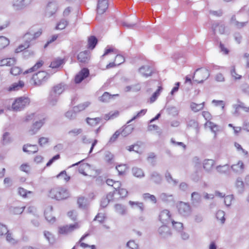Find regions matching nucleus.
<instances>
[{
	"mask_svg": "<svg viewBox=\"0 0 249 249\" xmlns=\"http://www.w3.org/2000/svg\"><path fill=\"white\" fill-rule=\"evenodd\" d=\"M16 60L15 58H7L0 61V66H11L16 63Z\"/></svg>",
	"mask_w": 249,
	"mask_h": 249,
	"instance_id": "nucleus-26",
	"label": "nucleus"
},
{
	"mask_svg": "<svg viewBox=\"0 0 249 249\" xmlns=\"http://www.w3.org/2000/svg\"><path fill=\"white\" fill-rule=\"evenodd\" d=\"M205 105V102H203L201 104H196L194 102H192L190 104V107L192 110L195 112H197L201 110H202Z\"/></svg>",
	"mask_w": 249,
	"mask_h": 249,
	"instance_id": "nucleus-30",
	"label": "nucleus"
},
{
	"mask_svg": "<svg viewBox=\"0 0 249 249\" xmlns=\"http://www.w3.org/2000/svg\"><path fill=\"white\" fill-rule=\"evenodd\" d=\"M30 99L28 97H20L16 99L12 104V108L15 111H19L28 105Z\"/></svg>",
	"mask_w": 249,
	"mask_h": 249,
	"instance_id": "nucleus-4",
	"label": "nucleus"
},
{
	"mask_svg": "<svg viewBox=\"0 0 249 249\" xmlns=\"http://www.w3.org/2000/svg\"><path fill=\"white\" fill-rule=\"evenodd\" d=\"M132 172L133 175L137 178H142L144 176V173L143 170L141 168L137 167L132 168Z\"/></svg>",
	"mask_w": 249,
	"mask_h": 249,
	"instance_id": "nucleus-32",
	"label": "nucleus"
},
{
	"mask_svg": "<svg viewBox=\"0 0 249 249\" xmlns=\"http://www.w3.org/2000/svg\"><path fill=\"white\" fill-rule=\"evenodd\" d=\"M59 97V95L55 94L51 90L48 97V102L49 104L52 106L56 105L58 101Z\"/></svg>",
	"mask_w": 249,
	"mask_h": 249,
	"instance_id": "nucleus-20",
	"label": "nucleus"
},
{
	"mask_svg": "<svg viewBox=\"0 0 249 249\" xmlns=\"http://www.w3.org/2000/svg\"><path fill=\"white\" fill-rule=\"evenodd\" d=\"M89 70L87 68H84L77 74L75 77V82L78 84L81 83L84 79L89 75Z\"/></svg>",
	"mask_w": 249,
	"mask_h": 249,
	"instance_id": "nucleus-11",
	"label": "nucleus"
},
{
	"mask_svg": "<svg viewBox=\"0 0 249 249\" xmlns=\"http://www.w3.org/2000/svg\"><path fill=\"white\" fill-rule=\"evenodd\" d=\"M165 178L167 181L169 183H171V184L172 183L174 186L176 185L178 183V181L177 180L174 179L172 178L171 174L168 171L166 172L165 174Z\"/></svg>",
	"mask_w": 249,
	"mask_h": 249,
	"instance_id": "nucleus-44",
	"label": "nucleus"
},
{
	"mask_svg": "<svg viewBox=\"0 0 249 249\" xmlns=\"http://www.w3.org/2000/svg\"><path fill=\"white\" fill-rule=\"evenodd\" d=\"M24 86V83L22 81H19L17 83H14L9 88L10 91H16L22 89Z\"/></svg>",
	"mask_w": 249,
	"mask_h": 249,
	"instance_id": "nucleus-28",
	"label": "nucleus"
},
{
	"mask_svg": "<svg viewBox=\"0 0 249 249\" xmlns=\"http://www.w3.org/2000/svg\"><path fill=\"white\" fill-rule=\"evenodd\" d=\"M129 204L133 207L134 205H136L138 208L140 209L141 212H142L143 210V204L142 202H134L132 201H129Z\"/></svg>",
	"mask_w": 249,
	"mask_h": 249,
	"instance_id": "nucleus-61",
	"label": "nucleus"
},
{
	"mask_svg": "<svg viewBox=\"0 0 249 249\" xmlns=\"http://www.w3.org/2000/svg\"><path fill=\"white\" fill-rule=\"evenodd\" d=\"M22 150L24 152L27 153L28 154H35L38 150V147L36 145H32L30 144H24L23 146Z\"/></svg>",
	"mask_w": 249,
	"mask_h": 249,
	"instance_id": "nucleus-16",
	"label": "nucleus"
},
{
	"mask_svg": "<svg viewBox=\"0 0 249 249\" xmlns=\"http://www.w3.org/2000/svg\"><path fill=\"white\" fill-rule=\"evenodd\" d=\"M10 43L8 38L3 36H0V50L5 48Z\"/></svg>",
	"mask_w": 249,
	"mask_h": 249,
	"instance_id": "nucleus-42",
	"label": "nucleus"
},
{
	"mask_svg": "<svg viewBox=\"0 0 249 249\" xmlns=\"http://www.w3.org/2000/svg\"><path fill=\"white\" fill-rule=\"evenodd\" d=\"M49 196L52 198L60 200L68 198L69 196V193L65 189L54 188L50 191Z\"/></svg>",
	"mask_w": 249,
	"mask_h": 249,
	"instance_id": "nucleus-2",
	"label": "nucleus"
},
{
	"mask_svg": "<svg viewBox=\"0 0 249 249\" xmlns=\"http://www.w3.org/2000/svg\"><path fill=\"white\" fill-rule=\"evenodd\" d=\"M12 142L9 132H5L2 136V142L3 144H8Z\"/></svg>",
	"mask_w": 249,
	"mask_h": 249,
	"instance_id": "nucleus-49",
	"label": "nucleus"
},
{
	"mask_svg": "<svg viewBox=\"0 0 249 249\" xmlns=\"http://www.w3.org/2000/svg\"><path fill=\"white\" fill-rule=\"evenodd\" d=\"M141 89V86L140 83H137L131 86H127L124 89L125 92H129L130 91L133 92H138Z\"/></svg>",
	"mask_w": 249,
	"mask_h": 249,
	"instance_id": "nucleus-31",
	"label": "nucleus"
},
{
	"mask_svg": "<svg viewBox=\"0 0 249 249\" xmlns=\"http://www.w3.org/2000/svg\"><path fill=\"white\" fill-rule=\"evenodd\" d=\"M13 6L17 10H21L25 8L22 0H14Z\"/></svg>",
	"mask_w": 249,
	"mask_h": 249,
	"instance_id": "nucleus-45",
	"label": "nucleus"
},
{
	"mask_svg": "<svg viewBox=\"0 0 249 249\" xmlns=\"http://www.w3.org/2000/svg\"><path fill=\"white\" fill-rule=\"evenodd\" d=\"M216 170L220 173L228 174L230 170V167L228 164L223 166L219 165L216 167Z\"/></svg>",
	"mask_w": 249,
	"mask_h": 249,
	"instance_id": "nucleus-41",
	"label": "nucleus"
},
{
	"mask_svg": "<svg viewBox=\"0 0 249 249\" xmlns=\"http://www.w3.org/2000/svg\"><path fill=\"white\" fill-rule=\"evenodd\" d=\"M170 217V212L168 210L162 211L159 215L160 220L163 224L168 223L171 220Z\"/></svg>",
	"mask_w": 249,
	"mask_h": 249,
	"instance_id": "nucleus-15",
	"label": "nucleus"
},
{
	"mask_svg": "<svg viewBox=\"0 0 249 249\" xmlns=\"http://www.w3.org/2000/svg\"><path fill=\"white\" fill-rule=\"evenodd\" d=\"M77 204L79 208L83 209H86L88 205L87 199L83 196L79 197L77 199Z\"/></svg>",
	"mask_w": 249,
	"mask_h": 249,
	"instance_id": "nucleus-34",
	"label": "nucleus"
},
{
	"mask_svg": "<svg viewBox=\"0 0 249 249\" xmlns=\"http://www.w3.org/2000/svg\"><path fill=\"white\" fill-rule=\"evenodd\" d=\"M114 208L115 212L120 215H124L127 213L126 207L121 204H117L115 205Z\"/></svg>",
	"mask_w": 249,
	"mask_h": 249,
	"instance_id": "nucleus-24",
	"label": "nucleus"
},
{
	"mask_svg": "<svg viewBox=\"0 0 249 249\" xmlns=\"http://www.w3.org/2000/svg\"><path fill=\"white\" fill-rule=\"evenodd\" d=\"M67 25H68V21L64 19H62L57 24V26H56L55 28L56 29L62 30V29H65Z\"/></svg>",
	"mask_w": 249,
	"mask_h": 249,
	"instance_id": "nucleus-52",
	"label": "nucleus"
},
{
	"mask_svg": "<svg viewBox=\"0 0 249 249\" xmlns=\"http://www.w3.org/2000/svg\"><path fill=\"white\" fill-rule=\"evenodd\" d=\"M53 207H48L44 212V215L46 219L50 223H53L55 221L54 216L52 215V212L53 211Z\"/></svg>",
	"mask_w": 249,
	"mask_h": 249,
	"instance_id": "nucleus-21",
	"label": "nucleus"
},
{
	"mask_svg": "<svg viewBox=\"0 0 249 249\" xmlns=\"http://www.w3.org/2000/svg\"><path fill=\"white\" fill-rule=\"evenodd\" d=\"M177 208L179 214L183 217H188L191 214L192 209L188 203L180 201L178 204Z\"/></svg>",
	"mask_w": 249,
	"mask_h": 249,
	"instance_id": "nucleus-5",
	"label": "nucleus"
},
{
	"mask_svg": "<svg viewBox=\"0 0 249 249\" xmlns=\"http://www.w3.org/2000/svg\"><path fill=\"white\" fill-rule=\"evenodd\" d=\"M98 40L95 36H91L88 39L89 48L93 50L97 44Z\"/></svg>",
	"mask_w": 249,
	"mask_h": 249,
	"instance_id": "nucleus-36",
	"label": "nucleus"
},
{
	"mask_svg": "<svg viewBox=\"0 0 249 249\" xmlns=\"http://www.w3.org/2000/svg\"><path fill=\"white\" fill-rule=\"evenodd\" d=\"M156 158V155L154 153L151 152L148 154V156L147 158V161L151 163L152 166H155L156 164V161L154 159Z\"/></svg>",
	"mask_w": 249,
	"mask_h": 249,
	"instance_id": "nucleus-54",
	"label": "nucleus"
},
{
	"mask_svg": "<svg viewBox=\"0 0 249 249\" xmlns=\"http://www.w3.org/2000/svg\"><path fill=\"white\" fill-rule=\"evenodd\" d=\"M212 29L214 35H215L217 29L220 34H224L225 30V26L221 22L218 21H213L212 23Z\"/></svg>",
	"mask_w": 249,
	"mask_h": 249,
	"instance_id": "nucleus-9",
	"label": "nucleus"
},
{
	"mask_svg": "<svg viewBox=\"0 0 249 249\" xmlns=\"http://www.w3.org/2000/svg\"><path fill=\"white\" fill-rule=\"evenodd\" d=\"M214 161L213 160L206 159L203 161V168L206 171H210L213 168Z\"/></svg>",
	"mask_w": 249,
	"mask_h": 249,
	"instance_id": "nucleus-29",
	"label": "nucleus"
},
{
	"mask_svg": "<svg viewBox=\"0 0 249 249\" xmlns=\"http://www.w3.org/2000/svg\"><path fill=\"white\" fill-rule=\"evenodd\" d=\"M233 198L232 195H228L224 197V203L227 206H230Z\"/></svg>",
	"mask_w": 249,
	"mask_h": 249,
	"instance_id": "nucleus-62",
	"label": "nucleus"
},
{
	"mask_svg": "<svg viewBox=\"0 0 249 249\" xmlns=\"http://www.w3.org/2000/svg\"><path fill=\"white\" fill-rule=\"evenodd\" d=\"M150 179L157 184H160L162 180L161 176L156 171H153L150 173Z\"/></svg>",
	"mask_w": 249,
	"mask_h": 249,
	"instance_id": "nucleus-22",
	"label": "nucleus"
},
{
	"mask_svg": "<svg viewBox=\"0 0 249 249\" xmlns=\"http://www.w3.org/2000/svg\"><path fill=\"white\" fill-rule=\"evenodd\" d=\"M202 202V197L201 194L197 192H194L191 194V203L193 207L199 206Z\"/></svg>",
	"mask_w": 249,
	"mask_h": 249,
	"instance_id": "nucleus-7",
	"label": "nucleus"
},
{
	"mask_svg": "<svg viewBox=\"0 0 249 249\" xmlns=\"http://www.w3.org/2000/svg\"><path fill=\"white\" fill-rule=\"evenodd\" d=\"M146 111H147L146 109H142L140 111H139L137 114V115L136 116H134L131 120H130L129 121H128L127 124H129L132 121L136 119L137 118L144 115L146 113Z\"/></svg>",
	"mask_w": 249,
	"mask_h": 249,
	"instance_id": "nucleus-58",
	"label": "nucleus"
},
{
	"mask_svg": "<svg viewBox=\"0 0 249 249\" xmlns=\"http://www.w3.org/2000/svg\"><path fill=\"white\" fill-rule=\"evenodd\" d=\"M216 217L217 220H220L222 224H224L225 221V212L222 210H219L216 213Z\"/></svg>",
	"mask_w": 249,
	"mask_h": 249,
	"instance_id": "nucleus-47",
	"label": "nucleus"
},
{
	"mask_svg": "<svg viewBox=\"0 0 249 249\" xmlns=\"http://www.w3.org/2000/svg\"><path fill=\"white\" fill-rule=\"evenodd\" d=\"M117 95L118 94L111 95L107 92H105L102 96L99 97V100L102 102H108L112 97Z\"/></svg>",
	"mask_w": 249,
	"mask_h": 249,
	"instance_id": "nucleus-39",
	"label": "nucleus"
},
{
	"mask_svg": "<svg viewBox=\"0 0 249 249\" xmlns=\"http://www.w3.org/2000/svg\"><path fill=\"white\" fill-rule=\"evenodd\" d=\"M5 235H6V239L7 242L12 244L16 243V240L12 237V234L9 231L5 234Z\"/></svg>",
	"mask_w": 249,
	"mask_h": 249,
	"instance_id": "nucleus-60",
	"label": "nucleus"
},
{
	"mask_svg": "<svg viewBox=\"0 0 249 249\" xmlns=\"http://www.w3.org/2000/svg\"><path fill=\"white\" fill-rule=\"evenodd\" d=\"M235 187L238 193L242 194L244 191V184L242 179L238 177L235 182Z\"/></svg>",
	"mask_w": 249,
	"mask_h": 249,
	"instance_id": "nucleus-27",
	"label": "nucleus"
},
{
	"mask_svg": "<svg viewBox=\"0 0 249 249\" xmlns=\"http://www.w3.org/2000/svg\"><path fill=\"white\" fill-rule=\"evenodd\" d=\"M44 124L43 120H39L38 121H36L33 124L32 128L29 130V133L31 135L36 134L37 131L41 128Z\"/></svg>",
	"mask_w": 249,
	"mask_h": 249,
	"instance_id": "nucleus-18",
	"label": "nucleus"
},
{
	"mask_svg": "<svg viewBox=\"0 0 249 249\" xmlns=\"http://www.w3.org/2000/svg\"><path fill=\"white\" fill-rule=\"evenodd\" d=\"M231 169L236 173H242L244 169V164L241 161H239L237 164H233L231 166Z\"/></svg>",
	"mask_w": 249,
	"mask_h": 249,
	"instance_id": "nucleus-25",
	"label": "nucleus"
},
{
	"mask_svg": "<svg viewBox=\"0 0 249 249\" xmlns=\"http://www.w3.org/2000/svg\"><path fill=\"white\" fill-rule=\"evenodd\" d=\"M114 157L113 155L109 151H106L105 153V160L107 162H109L113 159Z\"/></svg>",
	"mask_w": 249,
	"mask_h": 249,
	"instance_id": "nucleus-64",
	"label": "nucleus"
},
{
	"mask_svg": "<svg viewBox=\"0 0 249 249\" xmlns=\"http://www.w3.org/2000/svg\"><path fill=\"white\" fill-rule=\"evenodd\" d=\"M68 86L64 83L54 85L52 88L51 90L59 96L68 89Z\"/></svg>",
	"mask_w": 249,
	"mask_h": 249,
	"instance_id": "nucleus-12",
	"label": "nucleus"
},
{
	"mask_svg": "<svg viewBox=\"0 0 249 249\" xmlns=\"http://www.w3.org/2000/svg\"><path fill=\"white\" fill-rule=\"evenodd\" d=\"M57 4L55 1L49 2L46 6L45 16L48 18L52 17L57 10Z\"/></svg>",
	"mask_w": 249,
	"mask_h": 249,
	"instance_id": "nucleus-8",
	"label": "nucleus"
},
{
	"mask_svg": "<svg viewBox=\"0 0 249 249\" xmlns=\"http://www.w3.org/2000/svg\"><path fill=\"white\" fill-rule=\"evenodd\" d=\"M44 236L46 238L51 244H53L54 242V239L53 235L49 231H45L44 232Z\"/></svg>",
	"mask_w": 249,
	"mask_h": 249,
	"instance_id": "nucleus-56",
	"label": "nucleus"
},
{
	"mask_svg": "<svg viewBox=\"0 0 249 249\" xmlns=\"http://www.w3.org/2000/svg\"><path fill=\"white\" fill-rule=\"evenodd\" d=\"M90 105V103L89 102H86L84 103L80 104L78 106H74L73 109L75 112H79L82 110H84Z\"/></svg>",
	"mask_w": 249,
	"mask_h": 249,
	"instance_id": "nucleus-38",
	"label": "nucleus"
},
{
	"mask_svg": "<svg viewBox=\"0 0 249 249\" xmlns=\"http://www.w3.org/2000/svg\"><path fill=\"white\" fill-rule=\"evenodd\" d=\"M210 75V71L207 69L198 68L194 72L192 78L197 83H202Z\"/></svg>",
	"mask_w": 249,
	"mask_h": 249,
	"instance_id": "nucleus-3",
	"label": "nucleus"
},
{
	"mask_svg": "<svg viewBox=\"0 0 249 249\" xmlns=\"http://www.w3.org/2000/svg\"><path fill=\"white\" fill-rule=\"evenodd\" d=\"M159 198L163 202L166 203L174 202V197L173 195L162 193L159 196Z\"/></svg>",
	"mask_w": 249,
	"mask_h": 249,
	"instance_id": "nucleus-19",
	"label": "nucleus"
},
{
	"mask_svg": "<svg viewBox=\"0 0 249 249\" xmlns=\"http://www.w3.org/2000/svg\"><path fill=\"white\" fill-rule=\"evenodd\" d=\"M139 72L144 77L151 76L153 73L152 68L148 65L142 66L139 69Z\"/></svg>",
	"mask_w": 249,
	"mask_h": 249,
	"instance_id": "nucleus-17",
	"label": "nucleus"
},
{
	"mask_svg": "<svg viewBox=\"0 0 249 249\" xmlns=\"http://www.w3.org/2000/svg\"><path fill=\"white\" fill-rule=\"evenodd\" d=\"M238 104H235L232 106L235 111L233 112V114L235 116H238L239 115V110L240 108L243 109L246 112L249 111V107H246L244 103L238 101Z\"/></svg>",
	"mask_w": 249,
	"mask_h": 249,
	"instance_id": "nucleus-13",
	"label": "nucleus"
},
{
	"mask_svg": "<svg viewBox=\"0 0 249 249\" xmlns=\"http://www.w3.org/2000/svg\"><path fill=\"white\" fill-rule=\"evenodd\" d=\"M126 247L130 249H138L139 246L134 240H130L126 244Z\"/></svg>",
	"mask_w": 249,
	"mask_h": 249,
	"instance_id": "nucleus-59",
	"label": "nucleus"
},
{
	"mask_svg": "<svg viewBox=\"0 0 249 249\" xmlns=\"http://www.w3.org/2000/svg\"><path fill=\"white\" fill-rule=\"evenodd\" d=\"M43 64V61L42 60L39 61L37 62L33 67L26 71L24 74L28 73L29 72H33L37 70L38 69L40 68Z\"/></svg>",
	"mask_w": 249,
	"mask_h": 249,
	"instance_id": "nucleus-43",
	"label": "nucleus"
},
{
	"mask_svg": "<svg viewBox=\"0 0 249 249\" xmlns=\"http://www.w3.org/2000/svg\"><path fill=\"white\" fill-rule=\"evenodd\" d=\"M116 169L117 170L119 175H123L125 174L127 166L126 164H121L116 166Z\"/></svg>",
	"mask_w": 249,
	"mask_h": 249,
	"instance_id": "nucleus-46",
	"label": "nucleus"
},
{
	"mask_svg": "<svg viewBox=\"0 0 249 249\" xmlns=\"http://www.w3.org/2000/svg\"><path fill=\"white\" fill-rule=\"evenodd\" d=\"M205 125H208L211 129V131L214 133H215V132L218 131L219 130L218 126L212 122L207 121L205 124Z\"/></svg>",
	"mask_w": 249,
	"mask_h": 249,
	"instance_id": "nucleus-48",
	"label": "nucleus"
},
{
	"mask_svg": "<svg viewBox=\"0 0 249 249\" xmlns=\"http://www.w3.org/2000/svg\"><path fill=\"white\" fill-rule=\"evenodd\" d=\"M134 129V127L132 125L125 126L122 130H120L121 135L124 137H126L132 133Z\"/></svg>",
	"mask_w": 249,
	"mask_h": 249,
	"instance_id": "nucleus-33",
	"label": "nucleus"
},
{
	"mask_svg": "<svg viewBox=\"0 0 249 249\" xmlns=\"http://www.w3.org/2000/svg\"><path fill=\"white\" fill-rule=\"evenodd\" d=\"M121 134L120 130H117L114 134L110 138L108 142H114L118 138V136Z\"/></svg>",
	"mask_w": 249,
	"mask_h": 249,
	"instance_id": "nucleus-63",
	"label": "nucleus"
},
{
	"mask_svg": "<svg viewBox=\"0 0 249 249\" xmlns=\"http://www.w3.org/2000/svg\"><path fill=\"white\" fill-rule=\"evenodd\" d=\"M171 221L173 227L178 232L181 231L183 228V224L181 222H175L173 220H172Z\"/></svg>",
	"mask_w": 249,
	"mask_h": 249,
	"instance_id": "nucleus-50",
	"label": "nucleus"
},
{
	"mask_svg": "<svg viewBox=\"0 0 249 249\" xmlns=\"http://www.w3.org/2000/svg\"><path fill=\"white\" fill-rule=\"evenodd\" d=\"M108 6L107 0H99L97 8V12L98 14H103L105 12Z\"/></svg>",
	"mask_w": 249,
	"mask_h": 249,
	"instance_id": "nucleus-14",
	"label": "nucleus"
},
{
	"mask_svg": "<svg viewBox=\"0 0 249 249\" xmlns=\"http://www.w3.org/2000/svg\"><path fill=\"white\" fill-rule=\"evenodd\" d=\"M19 169L21 171L24 172L26 173L29 174L30 173L31 167L28 164L24 163V164H21L20 166Z\"/></svg>",
	"mask_w": 249,
	"mask_h": 249,
	"instance_id": "nucleus-55",
	"label": "nucleus"
},
{
	"mask_svg": "<svg viewBox=\"0 0 249 249\" xmlns=\"http://www.w3.org/2000/svg\"><path fill=\"white\" fill-rule=\"evenodd\" d=\"M23 38L25 41L24 43L25 44H30V45L31 44L32 41L35 40L33 36V34L31 33V32L26 33L24 35Z\"/></svg>",
	"mask_w": 249,
	"mask_h": 249,
	"instance_id": "nucleus-40",
	"label": "nucleus"
},
{
	"mask_svg": "<svg viewBox=\"0 0 249 249\" xmlns=\"http://www.w3.org/2000/svg\"><path fill=\"white\" fill-rule=\"evenodd\" d=\"M79 228V224L78 223L76 222L74 224H71L70 225H66L59 227L58 232L62 234H68Z\"/></svg>",
	"mask_w": 249,
	"mask_h": 249,
	"instance_id": "nucleus-6",
	"label": "nucleus"
},
{
	"mask_svg": "<svg viewBox=\"0 0 249 249\" xmlns=\"http://www.w3.org/2000/svg\"><path fill=\"white\" fill-rule=\"evenodd\" d=\"M78 60L83 63H86L89 60V54L88 51L80 52L77 55Z\"/></svg>",
	"mask_w": 249,
	"mask_h": 249,
	"instance_id": "nucleus-23",
	"label": "nucleus"
},
{
	"mask_svg": "<svg viewBox=\"0 0 249 249\" xmlns=\"http://www.w3.org/2000/svg\"><path fill=\"white\" fill-rule=\"evenodd\" d=\"M63 64H64V59L58 58L55 59L51 63L50 67L52 68V69H56L59 68Z\"/></svg>",
	"mask_w": 249,
	"mask_h": 249,
	"instance_id": "nucleus-35",
	"label": "nucleus"
},
{
	"mask_svg": "<svg viewBox=\"0 0 249 249\" xmlns=\"http://www.w3.org/2000/svg\"><path fill=\"white\" fill-rule=\"evenodd\" d=\"M159 235L162 238H167L172 235V232L169 227L166 225L160 227L158 229Z\"/></svg>",
	"mask_w": 249,
	"mask_h": 249,
	"instance_id": "nucleus-10",
	"label": "nucleus"
},
{
	"mask_svg": "<svg viewBox=\"0 0 249 249\" xmlns=\"http://www.w3.org/2000/svg\"><path fill=\"white\" fill-rule=\"evenodd\" d=\"M101 120V118L99 117H97L95 118H90L89 117H87L86 118V122L88 124L91 126H95L100 123Z\"/></svg>",
	"mask_w": 249,
	"mask_h": 249,
	"instance_id": "nucleus-37",
	"label": "nucleus"
},
{
	"mask_svg": "<svg viewBox=\"0 0 249 249\" xmlns=\"http://www.w3.org/2000/svg\"><path fill=\"white\" fill-rule=\"evenodd\" d=\"M76 112H75L74 109L72 110H69L65 113L66 118L70 120H73L75 119L76 116Z\"/></svg>",
	"mask_w": 249,
	"mask_h": 249,
	"instance_id": "nucleus-51",
	"label": "nucleus"
},
{
	"mask_svg": "<svg viewBox=\"0 0 249 249\" xmlns=\"http://www.w3.org/2000/svg\"><path fill=\"white\" fill-rule=\"evenodd\" d=\"M8 231L7 226L0 223V237L5 235V234Z\"/></svg>",
	"mask_w": 249,
	"mask_h": 249,
	"instance_id": "nucleus-57",
	"label": "nucleus"
},
{
	"mask_svg": "<svg viewBox=\"0 0 249 249\" xmlns=\"http://www.w3.org/2000/svg\"><path fill=\"white\" fill-rule=\"evenodd\" d=\"M143 198L144 200L150 199L154 203L157 202L156 197L155 196L149 193H145L143 195Z\"/></svg>",
	"mask_w": 249,
	"mask_h": 249,
	"instance_id": "nucleus-53",
	"label": "nucleus"
},
{
	"mask_svg": "<svg viewBox=\"0 0 249 249\" xmlns=\"http://www.w3.org/2000/svg\"><path fill=\"white\" fill-rule=\"evenodd\" d=\"M49 77L45 71H40L33 75L31 82L35 86L39 87L46 83Z\"/></svg>",
	"mask_w": 249,
	"mask_h": 249,
	"instance_id": "nucleus-1",
	"label": "nucleus"
}]
</instances>
